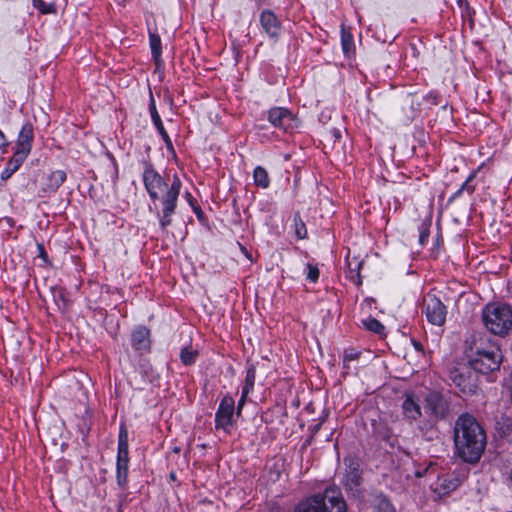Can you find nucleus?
Listing matches in <instances>:
<instances>
[{"instance_id":"obj_15","label":"nucleus","mask_w":512,"mask_h":512,"mask_svg":"<svg viewBox=\"0 0 512 512\" xmlns=\"http://www.w3.org/2000/svg\"><path fill=\"white\" fill-rule=\"evenodd\" d=\"M438 421V419L429 417V419L423 420L419 423L418 430L427 441H433L438 438Z\"/></svg>"},{"instance_id":"obj_34","label":"nucleus","mask_w":512,"mask_h":512,"mask_svg":"<svg viewBox=\"0 0 512 512\" xmlns=\"http://www.w3.org/2000/svg\"><path fill=\"white\" fill-rule=\"evenodd\" d=\"M341 43L344 52L348 53L353 45V37L349 32H345L344 29L341 34Z\"/></svg>"},{"instance_id":"obj_6","label":"nucleus","mask_w":512,"mask_h":512,"mask_svg":"<svg viewBox=\"0 0 512 512\" xmlns=\"http://www.w3.org/2000/svg\"><path fill=\"white\" fill-rule=\"evenodd\" d=\"M478 373L469 366L454 367L449 371V379L467 396L477 395L480 392Z\"/></svg>"},{"instance_id":"obj_8","label":"nucleus","mask_w":512,"mask_h":512,"mask_svg":"<svg viewBox=\"0 0 512 512\" xmlns=\"http://www.w3.org/2000/svg\"><path fill=\"white\" fill-rule=\"evenodd\" d=\"M235 401L231 396H224L215 416L217 428L227 429L232 425Z\"/></svg>"},{"instance_id":"obj_20","label":"nucleus","mask_w":512,"mask_h":512,"mask_svg":"<svg viewBox=\"0 0 512 512\" xmlns=\"http://www.w3.org/2000/svg\"><path fill=\"white\" fill-rule=\"evenodd\" d=\"M254 184L261 188H268L270 185V178L268 172L262 166H257L253 172Z\"/></svg>"},{"instance_id":"obj_41","label":"nucleus","mask_w":512,"mask_h":512,"mask_svg":"<svg viewBox=\"0 0 512 512\" xmlns=\"http://www.w3.org/2000/svg\"><path fill=\"white\" fill-rule=\"evenodd\" d=\"M381 436L383 437V439H388L389 438V431H388V429H386L385 433L381 434Z\"/></svg>"},{"instance_id":"obj_4","label":"nucleus","mask_w":512,"mask_h":512,"mask_svg":"<svg viewBox=\"0 0 512 512\" xmlns=\"http://www.w3.org/2000/svg\"><path fill=\"white\" fill-rule=\"evenodd\" d=\"M482 319L485 327L495 335L505 336L512 330V309L509 305L487 304Z\"/></svg>"},{"instance_id":"obj_28","label":"nucleus","mask_w":512,"mask_h":512,"mask_svg":"<svg viewBox=\"0 0 512 512\" xmlns=\"http://www.w3.org/2000/svg\"><path fill=\"white\" fill-rule=\"evenodd\" d=\"M52 293H53V298H54L56 304L60 308L66 309L68 307V300L66 298L65 290L61 287H57V288H53Z\"/></svg>"},{"instance_id":"obj_31","label":"nucleus","mask_w":512,"mask_h":512,"mask_svg":"<svg viewBox=\"0 0 512 512\" xmlns=\"http://www.w3.org/2000/svg\"><path fill=\"white\" fill-rule=\"evenodd\" d=\"M430 226H431V221L428 220V221H423L419 228V230H420L419 242L421 245H424L425 242L428 240V237L430 235Z\"/></svg>"},{"instance_id":"obj_19","label":"nucleus","mask_w":512,"mask_h":512,"mask_svg":"<svg viewBox=\"0 0 512 512\" xmlns=\"http://www.w3.org/2000/svg\"><path fill=\"white\" fill-rule=\"evenodd\" d=\"M149 330L145 327H139L132 334V345L136 350H143L148 348Z\"/></svg>"},{"instance_id":"obj_5","label":"nucleus","mask_w":512,"mask_h":512,"mask_svg":"<svg viewBox=\"0 0 512 512\" xmlns=\"http://www.w3.org/2000/svg\"><path fill=\"white\" fill-rule=\"evenodd\" d=\"M346 512V503L336 488H327L324 495H315L300 502L293 512Z\"/></svg>"},{"instance_id":"obj_18","label":"nucleus","mask_w":512,"mask_h":512,"mask_svg":"<svg viewBox=\"0 0 512 512\" xmlns=\"http://www.w3.org/2000/svg\"><path fill=\"white\" fill-rule=\"evenodd\" d=\"M362 483V473L359 469L358 464H352L349 466V470L345 477V486L351 491L357 492Z\"/></svg>"},{"instance_id":"obj_21","label":"nucleus","mask_w":512,"mask_h":512,"mask_svg":"<svg viewBox=\"0 0 512 512\" xmlns=\"http://www.w3.org/2000/svg\"><path fill=\"white\" fill-rule=\"evenodd\" d=\"M25 161V158H21L18 160L17 155H13L11 160L8 163V167L2 172L1 178L3 180L8 179L15 171L19 169L21 164Z\"/></svg>"},{"instance_id":"obj_40","label":"nucleus","mask_w":512,"mask_h":512,"mask_svg":"<svg viewBox=\"0 0 512 512\" xmlns=\"http://www.w3.org/2000/svg\"><path fill=\"white\" fill-rule=\"evenodd\" d=\"M333 136L336 138V139H339L341 137V133L339 130L337 129H334L333 131Z\"/></svg>"},{"instance_id":"obj_7","label":"nucleus","mask_w":512,"mask_h":512,"mask_svg":"<svg viewBox=\"0 0 512 512\" xmlns=\"http://www.w3.org/2000/svg\"><path fill=\"white\" fill-rule=\"evenodd\" d=\"M425 413L438 420H446L451 414V401L446 395L431 391L424 398Z\"/></svg>"},{"instance_id":"obj_23","label":"nucleus","mask_w":512,"mask_h":512,"mask_svg":"<svg viewBox=\"0 0 512 512\" xmlns=\"http://www.w3.org/2000/svg\"><path fill=\"white\" fill-rule=\"evenodd\" d=\"M496 429L502 436L512 433V416H502L496 424Z\"/></svg>"},{"instance_id":"obj_26","label":"nucleus","mask_w":512,"mask_h":512,"mask_svg":"<svg viewBox=\"0 0 512 512\" xmlns=\"http://www.w3.org/2000/svg\"><path fill=\"white\" fill-rule=\"evenodd\" d=\"M256 371L253 366L249 367L246 372L245 385L242 388L244 396H247L253 389L255 383Z\"/></svg>"},{"instance_id":"obj_14","label":"nucleus","mask_w":512,"mask_h":512,"mask_svg":"<svg viewBox=\"0 0 512 512\" xmlns=\"http://www.w3.org/2000/svg\"><path fill=\"white\" fill-rule=\"evenodd\" d=\"M402 411L410 423L419 420L422 415L420 405L410 396L403 401Z\"/></svg>"},{"instance_id":"obj_29","label":"nucleus","mask_w":512,"mask_h":512,"mask_svg":"<svg viewBox=\"0 0 512 512\" xmlns=\"http://www.w3.org/2000/svg\"><path fill=\"white\" fill-rule=\"evenodd\" d=\"M197 355L198 352L196 350L185 347L181 350L180 358L184 365H191L195 362Z\"/></svg>"},{"instance_id":"obj_10","label":"nucleus","mask_w":512,"mask_h":512,"mask_svg":"<svg viewBox=\"0 0 512 512\" xmlns=\"http://www.w3.org/2000/svg\"><path fill=\"white\" fill-rule=\"evenodd\" d=\"M33 141V126L30 123L23 125L18 139L16 142V149L14 154L17 155L18 160L21 158H27L31 151Z\"/></svg>"},{"instance_id":"obj_42","label":"nucleus","mask_w":512,"mask_h":512,"mask_svg":"<svg viewBox=\"0 0 512 512\" xmlns=\"http://www.w3.org/2000/svg\"><path fill=\"white\" fill-rule=\"evenodd\" d=\"M414 346H415V348H416L417 350H421V349H422L421 344H420V343H418V342H414Z\"/></svg>"},{"instance_id":"obj_32","label":"nucleus","mask_w":512,"mask_h":512,"mask_svg":"<svg viewBox=\"0 0 512 512\" xmlns=\"http://www.w3.org/2000/svg\"><path fill=\"white\" fill-rule=\"evenodd\" d=\"M361 266H362V262H357L354 268H352L351 263H349L350 279L356 285H361V283H362L361 276H360V273H359V270H360Z\"/></svg>"},{"instance_id":"obj_22","label":"nucleus","mask_w":512,"mask_h":512,"mask_svg":"<svg viewBox=\"0 0 512 512\" xmlns=\"http://www.w3.org/2000/svg\"><path fill=\"white\" fill-rule=\"evenodd\" d=\"M478 170L473 171L466 181L461 185V187L454 193L452 198H456L461 195L463 191H466L468 194H472L475 191V185H472L471 182L476 178Z\"/></svg>"},{"instance_id":"obj_9","label":"nucleus","mask_w":512,"mask_h":512,"mask_svg":"<svg viewBox=\"0 0 512 512\" xmlns=\"http://www.w3.org/2000/svg\"><path fill=\"white\" fill-rule=\"evenodd\" d=\"M425 315L427 320L436 326H442L446 320V307L436 297H431L425 304Z\"/></svg>"},{"instance_id":"obj_17","label":"nucleus","mask_w":512,"mask_h":512,"mask_svg":"<svg viewBox=\"0 0 512 512\" xmlns=\"http://www.w3.org/2000/svg\"><path fill=\"white\" fill-rule=\"evenodd\" d=\"M117 463L129 464L128 433L121 427L118 437Z\"/></svg>"},{"instance_id":"obj_38","label":"nucleus","mask_w":512,"mask_h":512,"mask_svg":"<svg viewBox=\"0 0 512 512\" xmlns=\"http://www.w3.org/2000/svg\"><path fill=\"white\" fill-rule=\"evenodd\" d=\"M246 397L247 396H244V394L242 393L241 398L238 401V406H237V414L238 415L241 413L242 407L244 406L245 401H246Z\"/></svg>"},{"instance_id":"obj_30","label":"nucleus","mask_w":512,"mask_h":512,"mask_svg":"<svg viewBox=\"0 0 512 512\" xmlns=\"http://www.w3.org/2000/svg\"><path fill=\"white\" fill-rule=\"evenodd\" d=\"M34 7L38 8L43 14H50L56 12L54 3H45L43 0H33Z\"/></svg>"},{"instance_id":"obj_24","label":"nucleus","mask_w":512,"mask_h":512,"mask_svg":"<svg viewBox=\"0 0 512 512\" xmlns=\"http://www.w3.org/2000/svg\"><path fill=\"white\" fill-rule=\"evenodd\" d=\"M362 325L369 331L379 335L384 334L385 327L375 318H368L362 320Z\"/></svg>"},{"instance_id":"obj_16","label":"nucleus","mask_w":512,"mask_h":512,"mask_svg":"<svg viewBox=\"0 0 512 512\" xmlns=\"http://www.w3.org/2000/svg\"><path fill=\"white\" fill-rule=\"evenodd\" d=\"M268 119L275 127L284 128L292 119L291 113L284 108H273L268 113Z\"/></svg>"},{"instance_id":"obj_11","label":"nucleus","mask_w":512,"mask_h":512,"mask_svg":"<svg viewBox=\"0 0 512 512\" xmlns=\"http://www.w3.org/2000/svg\"><path fill=\"white\" fill-rule=\"evenodd\" d=\"M260 23L263 30L269 37L277 39L280 34L281 25L276 15L270 10H264L260 15Z\"/></svg>"},{"instance_id":"obj_25","label":"nucleus","mask_w":512,"mask_h":512,"mask_svg":"<svg viewBox=\"0 0 512 512\" xmlns=\"http://www.w3.org/2000/svg\"><path fill=\"white\" fill-rule=\"evenodd\" d=\"M128 477V464L116 463V479L117 484L124 488L127 483Z\"/></svg>"},{"instance_id":"obj_1","label":"nucleus","mask_w":512,"mask_h":512,"mask_svg":"<svg viewBox=\"0 0 512 512\" xmlns=\"http://www.w3.org/2000/svg\"><path fill=\"white\" fill-rule=\"evenodd\" d=\"M143 182L150 198L155 201L161 199L163 205L160 217V227L162 230L172 223V215L175 213L177 201L181 189V181L175 176L172 184H168L153 169L151 164L146 163L143 172Z\"/></svg>"},{"instance_id":"obj_36","label":"nucleus","mask_w":512,"mask_h":512,"mask_svg":"<svg viewBox=\"0 0 512 512\" xmlns=\"http://www.w3.org/2000/svg\"><path fill=\"white\" fill-rule=\"evenodd\" d=\"M306 278L312 282H316L319 278V269L317 266L308 263Z\"/></svg>"},{"instance_id":"obj_35","label":"nucleus","mask_w":512,"mask_h":512,"mask_svg":"<svg viewBox=\"0 0 512 512\" xmlns=\"http://www.w3.org/2000/svg\"><path fill=\"white\" fill-rule=\"evenodd\" d=\"M377 512H395L394 507L386 498H380L376 505Z\"/></svg>"},{"instance_id":"obj_2","label":"nucleus","mask_w":512,"mask_h":512,"mask_svg":"<svg viewBox=\"0 0 512 512\" xmlns=\"http://www.w3.org/2000/svg\"><path fill=\"white\" fill-rule=\"evenodd\" d=\"M454 441L459 456L465 462L475 463L484 452L486 434L473 416L463 414L455 423Z\"/></svg>"},{"instance_id":"obj_27","label":"nucleus","mask_w":512,"mask_h":512,"mask_svg":"<svg viewBox=\"0 0 512 512\" xmlns=\"http://www.w3.org/2000/svg\"><path fill=\"white\" fill-rule=\"evenodd\" d=\"M150 47L154 60L158 63L161 56V39L156 34H150Z\"/></svg>"},{"instance_id":"obj_12","label":"nucleus","mask_w":512,"mask_h":512,"mask_svg":"<svg viewBox=\"0 0 512 512\" xmlns=\"http://www.w3.org/2000/svg\"><path fill=\"white\" fill-rule=\"evenodd\" d=\"M66 172L63 170H56L49 173L46 181L42 187L45 194L55 193L58 188L66 181Z\"/></svg>"},{"instance_id":"obj_3","label":"nucleus","mask_w":512,"mask_h":512,"mask_svg":"<svg viewBox=\"0 0 512 512\" xmlns=\"http://www.w3.org/2000/svg\"><path fill=\"white\" fill-rule=\"evenodd\" d=\"M469 365L477 373L487 374L499 370L503 360L502 351L493 342H485L481 337L474 340L468 355Z\"/></svg>"},{"instance_id":"obj_39","label":"nucleus","mask_w":512,"mask_h":512,"mask_svg":"<svg viewBox=\"0 0 512 512\" xmlns=\"http://www.w3.org/2000/svg\"><path fill=\"white\" fill-rule=\"evenodd\" d=\"M7 145L6 137L4 133L0 130V148L5 147Z\"/></svg>"},{"instance_id":"obj_13","label":"nucleus","mask_w":512,"mask_h":512,"mask_svg":"<svg viewBox=\"0 0 512 512\" xmlns=\"http://www.w3.org/2000/svg\"><path fill=\"white\" fill-rule=\"evenodd\" d=\"M149 111L151 114L152 121L156 126L158 132L160 133L161 137L163 138L164 142L166 143L167 147L172 148L171 139L163 126L160 115L157 112L155 101L153 99L152 94H150Z\"/></svg>"},{"instance_id":"obj_37","label":"nucleus","mask_w":512,"mask_h":512,"mask_svg":"<svg viewBox=\"0 0 512 512\" xmlns=\"http://www.w3.org/2000/svg\"><path fill=\"white\" fill-rule=\"evenodd\" d=\"M360 353L354 349L346 350L343 356L344 366L347 367V363L359 358Z\"/></svg>"},{"instance_id":"obj_33","label":"nucleus","mask_w":512,"mask_h":512,"mask_svg":"<svg viewBox=\"0 0 512 512\" xmlns=\"http://www.w3.org/2000/svg\"><path fill=\"white\" fill-rule=\"evenodd\" d=\"M295 221V232L299 239H304L307 235V230L304 222L297 215L294 217Z\"/></svg>"}]
</instances>
